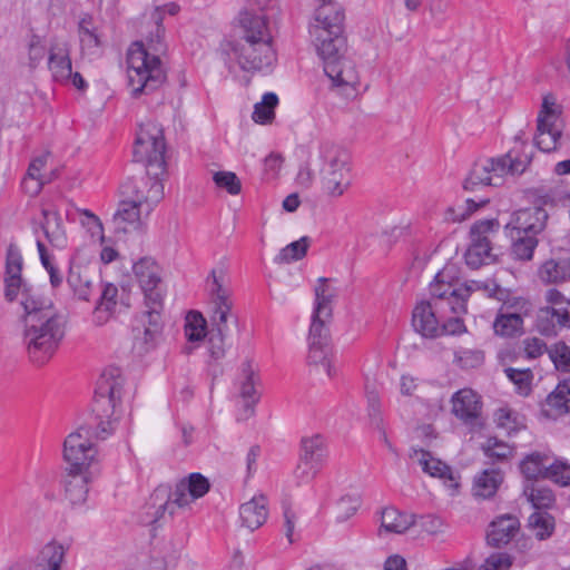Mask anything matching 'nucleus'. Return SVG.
I'll return each mask as SVG.
<instances>
[{"instance_id": "obj_1", "label": "nucleus", "mask_w": 570, "mask_h": 570, "mask_svg": "<svg viewBox=\"0 0 570 570\" xmlns=\"http://www.w3.org/2000/svg\"><path fill=\"white\" fill-rule=\"evenodd\" d=\"M124 377L121 370L109 366L101 373L92 402L95 426H80L70 433L63 443V459L66 469L72 471H88L96 461L98 451L92 441L106 439L114 431L117 421V409L121 402Z\"/></svg>"}, {"instance_id": "obj_2", "label": "nucleus", "mask_w": 570, "mask_h": 570, "mask_svg": "<svg viewBox=\"0 0 570 570\" xmlns=\"http://www.w3.org/2000/svg\"><path fill=\"white\" fill-rule=\"evenodd\" d=\"M21 305L23 315V343L29 358L38 364H45L56 353L65 336L66 321L51 304L46 305L23 286Z\"/></svg>"}, {"instance_id": "obj_3", "label": "nucleus", "mask_w": 570, "mask_h": 570, "mask_svg": "<svg viewBox=\"0 0 570 570\" xmlns=\"http://www.w3.org/2000/svg\"><path fill=\"white\" fill-rule=\"evenodd\" d=\"M239 37L228 43V53L244 71L268 69L276 60L267 18L249 11L239 13Z\"/></svg>"}, {"instance_id": "obj_4", "label": "nucleus", "mask_w": 570, "mask_h": 570, "mask_svg": "<svg viewBox=\"0 0 570 570\" xmlns=\"http://www.w3.org/2000/svg\"><path fill=\"white\" fill-rule=\"evenodd\" d=\"M161 29L150 35L146 42H134L127 52V78L131 95H149L159 89L166 81L167 75L160 56L166 51Z\"/></svg>"}, {"instance_id": "obj_5", "label": "nucleus", "mask_w": 570, "mask_h": 570, "mask_svg": "<svg viewBox=\"0 0 570 570\" xmlns=\"http://www.w3.org/2000/svg\"><path fill=\"white\" fill-rule=\"evenodd\" d=\"M208 291L209 318L213 330L209 336V353L214 360L225 355V338L229 334L230 321L237 325L238 318L233 313V289L225 267L212 269L206 281Z\"/></svg>"}, {"instance_id": "obj_6", "label": "nucleus", "mask_w": 570, "mask_h": 570, "mask_svg": "<svg viewBox=\"0 0 570 570\" xmlns=\"http://www.w3.org/2000/svg\"><path fill=\"white\" fill-rule=\"evenodd\" d=\"M528 147L522 142L520 149L475 161L463 180V189L476 191L487 186H502L508 177L523 174L531 163V155L525 151Z\"/></svg>"}, {"instance_id": "obj_7", "label": "nucleus", "mask_w": 570, "mask_h": 570, "mask_svg": "<svg viewBox=\"0 0 570 570\" xmlns=\"http://www.w3.org/2000/svg\"><path fill=\"white\" fill-rule=\"evenodd\" d=\"M210 484L207 478L200 473H191L188 478L181 479L173 488L167 485L157 487L150 495L148 513L150 522L156 523L166 515L174 518L180 511L190 509L191 503L203 498L209 491Z\"/></svg>"}, {"instance_id": "obj_8", "label": "nucleus", "mask_w": 570, "mask_h": 570, "mask_svg": "<svg viewBox=\"0 0 570 570\" xmlns=\"http://www.w3.org/2000/svg\"><path fill=\"white\" fill-rule=\"evenodd\" d=\"M318 168L320 189L326 197L337 199L352 185V160L350 153L333 142H322L315 155Z\"/></svg>"}, {"instance_id": "obj_9", "label": "nucleus", "mask_w": 570, "mask_h": 570, "mask_svg": "<svg viewBox=\"0 0 570 570\" xmlns=\"http://www.w3.org/2000/svg\"><path fill=\"white\" fill-rule=\"evenodd\" d=\"M343 12L321 7L309 24L312 42L321 57L328 59L345 52L346 40L343 36Z\"/></svg>"}, {"instance_id": "obj_10", "label": "nucleus", "mask_w": 570, "mask_h": 570, "mask_svg": "<svg viewBox=\"0 0 570 570\" xmlns=\"http://www.w3.org/2000/svg\"><path fill=\"white\" fill-rule=\"evenodd\" d=\"M166 144L164 130L156 121L140 124L134 145V158L142 163L151 175H164Z\"/></svg>"}, {"instance_id": "obj_11", "label": "nucleus", "mask_w": 570, "mask_h": 570, "mask_svg": "<svg viewBox=\"0 0 570 570\" xmlns=\"http://www.w3.org/2000/svg\"><path fill=\"white\" fill-rule=\"evenodd\" d=\"M562 107L553 95L548 94L542 99L541 109L537 119L535 146L544 153L557 149L562 137L561 116Z\"/></svg>"}, {"instance_id": "obj_12", "label": "nucleus", "mask_w": 570, "mask_h": 570, "mask_svg": "<svg viewBox=\"0 0 570 570\" xmlns=\"http://www.w3.org/2000/svg\"><path fill=\"white\" fill-rule=\"evenodd\" d=\"M163 175H151L146 169V175L126 180L121 187L124 198H128L146 212H151L164 196Z\"/></svg>"}, {"instance_id": "obj_13", "label": "nucleus", "mask_w": 570, "mask_h": 570, "mask_svg": "<svg viewBox=\"0 0 570 570\" xmlns=\"http://www.w3.org/2000/svg\"><path fill=\"white\" fill-rule=\"evenodd\" d=\"M147 308L135 320L132 327V347L138 354L153 350L163 331V306L149 305Z\"/></svg>"}, {"instance_id": "obj_14", "label": "nucleus", "mask_w": 570, "mask_h": 570, "mask_svg": "<svg viewBox=\"0 0 570 570\" xmlns=\"http://www.w3.org/2000/svg\"><path fill=\"white\" fill-rule=\"evenodd\" d=\"M498 219H482L471 226V244L465 253V262L472 268L489 264L492 261V247L489 236L499 230Z\"/></svg>"}, {"instance_id": "obj_15", "label": "nucleus", "mask_w": 570, "mask_h": 570, "mask_svg": "<svg viewBox=\"0 0 570 570\" xmlns=\"http://www.w3.org/2000/svg\"><path fill=\"white\" fill-rule=\"evenodd\" d=\"M546 302L549 306L539 311L538 328L541 333L550 335L556 333V326L570 328V299L556 289L546 292Z\"/></svg>"}, {"instance_id": "obj_16", "label": "nucleus", "mask_w": 570, "mask_h": 570, "mask_svg": "<svg viewBox=\"0 0 570 570\" xmlns=\"http://www.w3.org/2000/svg\"><path fill=\"white\" fill-rule=\"evenodd\" d=\"M135 277L145 294L146 306H163L164 288L160 266L149 257H144L132 267Z\"/></svg>"}, {"instance_id": "obj_17", "label": "nucleus", "mask_w": 570, "mask_h": 570, "mask_svg": "<svg viewBox=\"0 0 570 570\" xmlns=\"http://www.w3.org/2000/svg\"><path fill=\"white\" fill-rule=\"evenodd\" d=\"M449 271L444 268L435 275L434 282L430 284V293L435 307H445L454 315L466 313L461 293V284L448 281Z\"/></svg>"}, {"instance_id": "obj_18", "label": "nucleus", "mask_w": 570, "mask_h": 570, "mask_svg": "<svg viewBox=\"0 0 570 570\" xmlns=\"http://www.w3.org/2000/svg\"><path fill=\"white\" fill-rule=\"evenodd\" d=\"M411 460L421 466L423 472L432 478H439L444 485L454 494L459 489V476L453 472L451 466L434 458L429 451L423 449H412L410 453Z\"/></svg>"}, {"instance_id": "obj_19", "label": "nucleus", "mask_w": 570, "mask_h": 570, "mask_svg": "<svg viewBox=\"0 0 570 570\" xmlns=\"http://www.w3.org/2000/svg\"><path fill=\"white\" fill-rule=\"evenodd\" d=\"M452 413L464 424L479 425L482 402L480 396L471 389H462L451 397Z\"/></svg>"}, {"instance_id": "obj_20", "label": "nucleus", "mask_w": 570, "mask_h": 570, "mask_svg": "<svg viewBox=\"0 0 570 570\" xmlns=\"http://www.w3.org/2000/svg\"><path fill=\"white\" fill-rule=\"evenodd\" d=\"M324 72L336 87L355 88L358 85V72L355 63L344 53L323 59Z\"/></svg>"}, {"instance_id": "obj_21", "label": "nucleus", "mask_w": 570, "mask_h": 570, "mask_svg": "<svg viewBox=\"0 0 570 570\" xmlns=\"http://www.w3.org/2000/svg\"><path fill=\"white\" fill-rule=\"evenodd\" d=\"M548 220V213L542 207H532L518 210L507 228H511L518 235H533L541 233Z\"/></svg>"}, {"instance_id": "obj_22", "label": "nucleus", "mask_w": 570, "mask_h": 570, "mask_svg": "<svg viewBox=\"0 0 570 570\" xmlns=\"http://www.w3.org/2000/svg\"><path fill=\"white\" fill-rule=\"evenodd\" d=\"M510 306L504 304L493 322L494 333L501 337H517L523 334V318L519 312H511L510 308H522L525 301L519 297L510 299Z\"/></svg>"}, {"instance_id": "obj_23", "label": "nucleus", "mask_w": 570, "mask_h": 570, "mask_svg": "<svg viewBox=\"0 0 570 570\" xmlns=\"http://www.w3.org/2000/svg\"><path fill=\"white\" fill-rule=\"evenodd\" d=\"M443 309L442 307H435L432 301H422L416 304L412 314L414 330L424 337L439 336L441 330L436 313Z\"/></svg>"}, {"instance_id": "obj_24", "label": "nucleus", "mask_w": 570, "mask_h": 570, "mask_svg": "<svg viewBox=\"0 0 570 570\" xmlns=\"http://www.w3.org/2000/svg\"><path fill=\"white\" fill-rule=\"evenodd\" d=\"M68 43L55 39L49 49L48 66L52 78L58 82H67L71 78V59Z\"/></svg>"}, {"instance_id": "obj_25", "label": "nucleus", "mask_w": 570, "mask_h": 570, "mask_svg": "<svg viewBox=\"0 0 570 570\" xmlns=\"http://www.w3.org/2000/svg\"><path fill=\"white\" fill-rule=\"evenodd\" d=\"M88 471H72L66 469L63 479L65 497L72 505H80L86 502L88 495Z\"/></svg>"}, {"instance_id": "obj_26", "label": "nucleus", "mask_w": 570, "mask_h": 570, "mask_svg": "<svg viewBox=\"0 0 570 570\" xmlns=\"http://www.w3.org/2000/svg\"><path fill=\"white\" fill-rule=\"evenodd\" d=\"M538 277L544 284L560 285L570 281V258L552 257L538 269Z\"/></svg>"}, {"instance_id": "obj_27", "label": "nucleus", "mask_w": 570, "mask_h": 570, "mask_svg": "<svg viewBox=\"0 0 570 570\" xmlns=\"http://www.w3.org/2000/svg\"><path fill=\"white\" fill-rule=\"evenodd\" d=\"M267 500L264 495H256L243 503L239 508L242 524L254 531L262 527L267 519Z\"/></svg>"}, {"instance_id": "obj_28", "label": "nucleus", "mask_w": 570, "mask_h": 570, "mask_svg": "<svg viewBox=\"0 0 570 570\" xmlns=\"http://www.w3.org/2000/svg\"><path fill=\"white\" fill-rule=\"evenodd\" d=\"M519 530V521L515 517L507 514L493 520L487 532L488 542L499 547L507 544Z\"/></svg>"}, {"instance_id": "obj_29", "label": "nucleus", "mask_w": 570, "mask_h": 570, "mask_svg": "<svg viewBox=\"0 0 570 570\" xmlns=\"http://www.w3.org/2000/svg\"><path fill=\"white\" fill-rule=\"evenodd\" d=\"M243 381L240 383L239 396L244 401V411L246 416L254 413V406L258 402L259 395L256 391L258 376L253 367L252 362L246 361L242 364Z\"/></svg>"}, {"instance_id": "obj_30", "label": "nucleus", "mask_w": 570, "mask_h": 570, "mask_svg": "<svg viewBox=\"0 0 570 570\" xmlns=\"http://www.w3.org/2000/svg\"><path fill=\"white\" fill-rule=\"evenodd\" d=\"M150 212H146L141 206H138L135 202L125 198L114 216L115 224L118 228L127 232L128 228L137 229L142 217H147Z\"/></svg>"}, {"instance_id": "obj_31", "label": "nucleus", "mask_w": 570, "mask_h": 570, "mask_svg": "<svg viewBox=\"0 0 570 570\" xmlns=\"http://www.w3.org/2000/svg\"><path fill=\"white\" fill-rule=\"evenodd\" d=\"M94 278L95 275L88 267L72 264L67 282L79 299L88 301L92 292Z\"/></svg>"}, {"instance_id": "obj_32", "label": "nucleus", "mask_w": 570, "mask_h": 570, "mask_svg": "<svg viewBox=\"0 0 570 570\" xmlns=\"http://www.w3.org/2000/svg\"><path fill=\"white\" fill-rule=\"evenodd\" d=\"M42 229L48 242L57 248L67 246V233L62 224V218L58 212L42 209Z\"/></svg>"}, {"instance_id": "obj_33", "label": "nucleus", "mask_w": 570, "mask_h": 570, "mask_svg": "<svg viewBox=\"0 0 570 570\" xmlns=\"http://www.w3.org/2000/svg\"><path fill=\"white\" fill-rule=\"evenodd\" d=\"M21 271H22V258L18 253L9 252L7 256V266H6V297L9 301H13L21 286H22V278H21Z\"/></svg>"}, {"instance_id": "obj_34", "label": "nucleus", "mask_w": 570, "mask_h": 570, "mask_svg": "<svg viewBox=\"0 0 570 570\" xmlns=\"http://www.w3.org/2000/svg\"><path fill=\"white\" fill-rule=\"evenodd\" d=\"M66 556V548L51 541L40 550L33 570H61V564Z\"/></svg>"}, {"instance_id": "obj_35", "label": "nucleus", "mask_w": 570, "mask_h": 570, "mask_svg": "<svg viewBox=\"0 0 570 570\" xmlns=\"http://www.w3.org/2000/svg\"><path fill=\"white\" fill-rule=\"evenodd\" d=\"M502 481L503 475L499 470H484L474 478L473 495L480 499H489L495 494Z\"/></svg>"}, {"instance_id": "obj_36", "label": "nucleus", "mask_w": 570, "mask_h": 570, "mask_svg": "<svg viewBox=\"0 0 570 570\" xmlns=\"http://www.w3.org/2000/svg\"><path fill=\"white\" fill-rule=\"evenodd\" d=\"M336 291L330 286L328 279L321 277L315 286V307L313 315L318 318L332 317V302Z\"/></svg>"}, {"instance_id": "obj_37", "label": "nucleus", "mask_w": 570, "mask_h": 570, "mask_svg": "<svg viewBox=\"0 0 570 570\" xmlns=\"http://www.w3.org/2000/svg\"><path fill=\"white\" fill-rule=\"evenodd\" d=\"M414 523V515L401 512L395 508H385L382 512L381 527L386 532L403 533Z\"/></svg>"}, {"instance_id": "obj_38", "label": "nucleus", "mask_w": 570, "mask_h": 570, "mask_svg": "<svg viewBox=\"0 0 570 570\" xmlns=\"http://www.w3.org/2000/svg\"><path fill=\"white\" fill-rule=\"evenodd\" d=\"M546 413L557 417L570 412V385L559 384L546 400Z\"/></svg>"}, {"instance_id": "obj_39", "label": "nucleus", "mask_w": 570, "mask_h": 570, "mask_svg": "<svg viewBox=\"0 0 570 570\" xmlns=\"http://www.w3.org/2000/svg\"><path fill=\"white\" fill-rule=\"evenodd\" d=\"M299 458L322 466L326 459V442L321 434L304 436L301 441Z\"/></svg>"}, {"instance_id": "obj_40", "label": "nucleus", "mask_w": 570, "mask_h": 570, "mask_svg": "<svg viewBox=\"0 0 570 570\" xmlns=\"http://www.w3.org/2000/svg\"><path fill=\"white\" fill-rule=\"evenodd\" d=\"M125 570H167V562L158 551L128 558Z\"/></svg>"}, {"instance_id": "obj_41", "label": "nucleus", "mask_w": 570, "mask_h": 570, "mask_svg": "<svg viewBox=\"0 0 570 570\" xmlns=\"http://www.w3.org/2000/svg\"><path fill=\"white\" fill-rule=\"evenodd\" d=\"M278 105V97L274 92H266L263 95L262 100L254 105L252 115L256 124L268 125L275 118V108Z\"/></svg>"}, {"instance_id": "obj_42", "label": "nucleus", "mask_w": 570, "mask_h": 570, "mask_svg": "<svg viewBox=\"0 0 570 570\" xmlns=\"http://www.w3.org/2000/svg\"><path fill=\"white\" fill-rule=\"evenodd\" d=\"M524 495L531 502L533 508L550 509L556 501L554 494L551 489L541 484H531L524 489Z\"/></svg>"}, {"instance_id": "obj_43", "label": "nucleus", "mask_w": 570, "mask_h": 570, "mask_svg": "<svg viewBox=\"0 0 570 570\" xmlns=\"http://www.w3.org/2000/svg\"><path fill=\"white\" fill-rule=\"evenodd\" d=\"M513 238L511 254L515 259L530 261L533 257V252L538 245V239L533 235H518L511 234Z\"/></svg>"}, {"instance_id": "obj_44", "label": "nucleus", "mask_w": 570, "mask_h": 570, "mask_svg": "<svg viewBox=\"0 0 570 570\" xmlns=\"http://www.w3.org/2000/svg\"><path fill=\"white\" fill-rule=\"evenodd\" d=\"M308 246L309 239L304 236L282 248L274 261L277 264H288L294 261H299L305 257Z\"/></svg>"}, {"instance_id": "obj_45", "label": "nucleus", "mask_w": 570, "mask_h": 570, "mask_svg": "<svg viewBox=\"0 0 570 570\" xmlns=\"http://www.w3.org/2000/svg\"><path fill=\"white\" fill-rule=\"evenodd\" d=\"M488 200L475 202L471 198H468L463 204H459L452 207H449L445 210V220L451 223H461L470 218V216L476 212L480 207L485 205Z\"/></svg>"}, {"instance_id": "obj_46", "label": "nucleus", "mask_w": 570, "mask_h": 570, "mask_svg": "<svg viewBox=\"0 0 570 570\" xmlns=\"http://www.w3.org/2000/svg\"><path fill=\"white\" fill-rule=\"evenodd\" d=\"M548 458L544 454L534 452L525 456L521 462V471L524 476L529 480L537 479L539 476L546 478V471Z\"/></svg>"}, {"instance_id": "obj_47", "label": "nucleus", "mask_w": 570, "mask_h": 570, "mask_svg": "<svg viewBox=\"0 0 570 570\" xmlns=\"http://www.w3.org/2000/svg\"><path fill=\"white\" fill-rule=\"evenodd\" d=\"M366 400L371 423L382 432L384 442L387 444L389 448H391V444L387 441L383 426V417L381 415V399L379 392L374 387L371 389L366 386Z\"/></svg>"}, {"instance_id": "obj_48", "label": "nucleus", "mask_w": 570, "mask_h": 570, "mask_svg": "<svg viewBox=\"0 0 570 570\" xmlns=\"http://www.w3.org/2000/svg\"><path fill=\"white\" fill-rule=\"evenodd\" d=\"M185 336L188 342H200L206 336V320L199 312H189L186 316Z\"/></svg>"}, {"instance_id": "obj_49", "label": "nucleus", "mask_w": 570, "mask_h": 570, "mask_svg": "<svg viewBox=\"0 0 570 570\" xmlns=\"http://www.w3.org/2000/svg\"><path fill=\"white\" fill-rule=\"evenodd\" d=\"M529 525L538 539L544 540L552 534L554 521L553 518L546 512H534L529 518Z\"/></svg>"}, {"instance_id": "obj_50", "label": "nucleus", "mask_w": 570, "mask_h": 570, "mask_svg": "<svg viewBox=\"0 0 570 570\" xmlns=\"http://www.w3.org/2000/svg\"><path fill=\"white\" fill-rule=\"evenodd\" d=\"M307 358L309 364L322 365L330 377L335 374L328 357V344L309 343Z\"/></svg>"}, {"instance_id": "obj_51", "label": "nucleus", "mask_w": 570, "mask_h": 570, "mask_svg": "<svg viewBox=\"0 0 570 570\" xmlns=\"http://www.w3.org/2000/svg\"><path fill=\"white\" fill-rule=\"evenodd\" d=\"M482 450L491 462L504 461L512 455V448L497 438H489Z\"/></svg>"}, {"instance_id": "obj_52", "label": "nucleus", "mask_w": 570, "mask_h": 570, "mask_svg": "<svg viewBox=\"0 0 570 570\" xmlns=\"http://www.w3.org/2000/svg\"><path fill=\"white\" fill-rule=\"evenodd\" d=\"M361 505V498L358 495L346 494L343 495L336 503L335 512L336 520L344 522L353 517Z\"/></svg>"}, {"instance_id": "obj_53", "label": "nucleus", "mask_w": 570, "mask_h": 570, "mask_svg": "<svg viewBox=\"0 0 570 570\" xmlns=\"http://www.w3.org/2000/svg\"><path fill=\"white\" fill-rule=\"evenodd\" d=\"M548 353L557 370L570 371V347L566 343L558 342L553 344Z\"/></svg>"}, {"instance_id": "obj_54", "label": "nucleus", "mask_w": 570, "mask_h": 570, "mask_svg": "<svg viewBox=\"0 0 570 570\" xmlns=\"http://www.w3.org/2000/svg\"><path fill=\"white\" fill-rule=\"evenodd\" d=\"M484 355L479 350L463 348L455 352L454 362L464 370L476 368L483 364Z\"/></svg>"}, {"instance_id": "obj_55", "label": "nucleus", "mask_w": 570, "mask_h": 570, "mask_svg": "<svg viewBox=\"0 0 570 570\" xmlns=\"http://www.w3.org/2000/svg\"><path fill=\"white\" fill-rule=\"evenodd\" d=\"M216 186L225 189L230 195H238L242 190V183L233 171H217L213 176Z\"/></svg>"}, {"instance_id": "obj_56", "label": "nucleus", "mask_w": 570, "mask_h": 570, "mask_svg": "<svg viewBox=\"0 0 570 570\" xmlns=\"http://www.w3.org/2000/svg\"><path fill=\"white\" fill-rule=\"evenodd\" d=\"M507 376L518 387L519 392L522 394H528L530 391L531 381L533 379V374L531 370H517L512 367H508L504 370Z\"/></svg>"}, {"instance_id": "obj_57", "label": "nucleus", "mask_w": 570, "mask_h": 570, "mask_svg": "<svg viewBox=\"0 0 570 570\" xmlns=\"http://www.w3.org/2000/svg\"><path fill=\"white\" fill-rule=\"evenodd\" d=\"M37 248L39 252L41 264L50 276L51 285L53 287L59 286L62 283V276L59 273V269L51 262V256L48 254L47 248L41 240L37 242Z\"/></svg>"}, {"instance_id": "obj_58", "label": "nucleus", "mask_w": 570, "mask_h": 570, "mask_svg": "<svg viewBox=\"0 0 570 570\" xmlns=\"http://www.w3.org/2000/svg\"><path fill=\"white\" fill-rule=\"evenodd\" d=\"M546 478L566 487L570 484V465L562 461L550 464L546 471Z\"/></svg>"}, {"instance_id": "obj_59", "label": "nucleus", "mask_w": 570, "mask_h": 570, "mask_svg": "<svg viewBox=\"0 0 570 570\" xmlns=\"http://www.w3.org/2000/svg\"><path fill=\"white\" fill-rule=\"evenodd\" d=\"M320 469L321 465L299 458V461L294 469V476L298 483H307L316 476Z\"/></svg>"}, {"instance_id": "obj_60", "label": "nucleus", "mask_w": 570, "mask_h": 570, "mask_svg": "<svg viewBox=\"0 0 570 570\" xmlns=\"http://www.w3.org/2000/svg\"><path fill=\"white\" fill-rule=\"evenodd\" d=\"M511 566L512 558L507 553L498 552L489 556L480 570H510Z\"/></svg>"}, {"instance_id": "obj_61", "label": "nucleus", "mask_w": 570, "mask_h": 570, "mask_svg": "<svg viewBox=\"0 0 570 570\" xmlns=\"http://www.w3.org/2000/svg\"><path fill=\"white\" fill-rule=\"evenodd\" d=\"M330 318H318L313 315L312 325L309 328V343L328 344V333L325 326Z\"/></svg>"}, {"instance_id": "obj_62", "label": "nucleus", "mask_w": 570, "mask_h": 570, "mask_svg": "<svg viewBox=\"0 0 570 570\" xmlns=\"http://www.w3.org/2000/svg\"><path fill=\"white\" fill-rule=\"evenodd\" d=\"M79 213L83 216L81 224L88 229V232H90L91 236L104 240V227L101 220L88 209H80Z\"/></svg>"}, {"instance_id": "obj_63", "label": "nucleus", "mask_w": 570, "mask_h": 570, "mask_svg": "<svg viewBox=\"0 0 570 570\" xmlns=\"http://www.w3.org/2000/svg\"><path fill=\"white\" fill-rule=\"evenodd\" d=\"M47 49L38 36H32L29 42V66L36 68L45 58Z\"/></svg>"}, {"instance_id": "obj_64", "label": "nucleus", "mask_w": 570, "mask_h": 570, "mask_svg": "<svg viewBox=\"0 0 570 570\" xmlns=\"http://www.w3.org/2000/svg\"><path fill=\"white\" fill-rule=\"evenodd\" d=\"M480 292L487 297H493L503 302L507 307L510 306L509 292L501 288L494 281H485Z\"/></svg>"}]
</instances>
